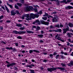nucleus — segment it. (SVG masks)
Returning a JSON list of instances; mask_svg holds the SVG:
<instances>
[{
	"label": "nucleus",
	"instance_id": "f257e3e1",
	"mask_svg": "<svg viewBox=\"0 0 73 73\" xmlns=\"http://www.w3.org/2000/svg\"><path fill=\"white\" fill-rule=\"evenodd\" d=\"M26 17H27V18H26V19L27 20H30L31 19H34L35 17L38 18L39 16V15L37 14H34L33 13H31L30 14V16L29 15V14H28L27 15H25Z\"/></svg>",
	"mask_w": 73,
	"mask_h": 73
},
{
	"label": "nucleus",
	"instance_id": "f03ea898",
	"mask_svg": "<svg viewBox=\"0 0 73 73\" xmlns=\"http://www.w3.org/2000/svg\"><path fill=\"white\" fill-rule=\"evenodd\" d=\"M57 69H60L61 70H65V68H62V67H57V68L56 67L55 68H47V70L48 72H52V71H54V70H56Z\"/></svg>",
	"mask_w": 73,
	"mask_h": 73
},
{
	"label": "nucleus",
	"instance_id": "7ed1b4c3",
	"mask_svg": "<svg viewBox=\"0 0 73 73\" xmlns=\"http://www.w3.org/2000/svg\"><path fill=\"white\" fill-rule=\"evenodd\" d=\"M13 32L14 33H15V34H19V35H24V34H25L26 33V32L25 31H13Z\"/></svg>",
	"mask_w": 73,
	"mask_h": 73
},
{
	"label": "nucleus",
	"instance_id": "20e7f679",
	"mask_svg": "<svg viewBox=\"0 0 73 73\" xmlns=\"http://www.w3.org/2000/svg\"><path fill=\"white\" fill-rule=\"evenodd\" d=\"M26 10L27 11H33V8L32 6H28L26 8Z\"/></svg>",
	"mask_w": 73,
	"mask_h": 73
},
{
	"label": "nucleus",
	"instance_id": "39448f33",
	"mask_svg": "<svg viewBox=\"0 0 73 73\" xmlns=\"http://www.w3.org/2000/svg\"><path fill=\"white\" fill-rule=\"evenodd\" d=\"M40 22L42 24H44L46 25H48L49 24V22H45L43 20H41Z\"/></svg>",
	"mask_w": 73,
	"mask_h": 73
},
{
	"label": "nucleus",
	"instance_id": "423d86ee",
	"mask_svg": "<svg viewBox=\"0 0 73 73\" xmlns=\"http://www.w3.org/2000/svg\"><path fill=\"white\" fill-rule=\"evenodd\" d=\"M58 20H59V19L58 17H54V18L52 19V22H55L56 23L58 21Z\"/></svg>",
	"mask_w": 73,
	"mask_h": 73
},
{
	"label": "nucleus",
	"instance_id": "0eeeda50",
	"mask_svg": "<svg viewBox=\"0 0 73 73\" xmlns=\"http://www.w3.org/2000/svg\"><path fill=\"white\" fill-rule=\"evenodd\" d=\"M69 27H68L67 28H66V29H63V33L64 34L66 33L67 31H69Z\"/></svg>",
	"mask_w": 73,
	"mask_h": 73
},
{
	"label": "nucleus",
	"instance_id": "6e6552de",
	"mask_svg": "<svg viewBox=\"0 0 73 73\" xmlns=\"http://www.w3.org/2000/svg\"><path fill=\"white\" fill-rule=\"evenodd\" d=\"M11 16H15V15L16 14V13L14 12V10H13L11 11Z\"/></svg>",
	"mask_w": 73,
	"mask_h": 73
},
{
	"label": "nucleus",
	"instance_id": "1a4fd4ad",
	"mask_svg": "<svg viewBox=\"0 0 73 73\" xmlns=\"http://www.w3.org/2000/svg\"><path fill=\"white\" fill-rule=\"evenodd\" d=\"M16 65L15 63H12L10 64H8L7 65V66L8 67H10L11 66H13Z\"/></svg>",
	"mask_w": 73,
	"mask_h": 73
},
{
	"label": "nucleus",
	"instance_id": "9d476101",
	"mask_svg": "<svg viewBox=\"0 0 73 73\" xmlns=\"http://www.w3.org/2000/svg\"><path fill=\"white\" fill-rule=\"evenodd\" d=\"M71 1H72V0H68L67 1V2H66V0H63L62 1H60V3H65V4H67V3L71 2Z\"/></svg>",
	"mask_w": 73,
	"mask_h": 73
},
{
	"label": "nucleus",
	"instance_id": "9b49d317",
	"mask_svg": "<svg viewBox=\"0 0 73 73\" xmlns=\"http://www.w3.org/2000/svg\"><path fill=\"white\" fill-rule=\"evenodd\" d=\"M29 53H32L33 52H36V53H39L40 52H39V51H38V50H30L29 51Z\"/></svg>",
	"mask_w": 73,
	"mask_h": 73
},
{
	"label": "nucleus",
	"instance_id": "f8f14e48",
	"mask_svg": "<svg viewBox=\"0 0 73 73\" xmlns=\"http://www.w3.org/2000/svg\"><path fill=\"white\" fill-rule=\"evenodd\" d=\"M72 8L73 7L70 6H68L65 7V9H72Z\"/></svg>",
	"mask_w": 73,
	"mask_h": 73
},
{
	"label": "nucleus",
	"instance_id": "ddd939ff",
	"mask_svg": "<svg viewBox=\"0 0 73 73\" xmlns=\"http://www.w3.org/2000/svg\"><path fill=\"white\" fill-rule=\"evenodd\" d=\"M69 66H72L73 65V61H71L70 62V64L69 63L67 64Z\"/></svg>",
	"mask_w": 73,
	"mask_h": 73
},
{
	"label": "nucleus",
	"instance_id": "4468645a",
	"mask_svg": "<svg viewBox=\"0 0 73 73\" xmlns=\"http://www.w3.org/2000/svg\"><path fill=\"white\" fill-rule=\"evenodd\" d=\"M57 38L58 40H59L60 41H62V42H65V41H64V40H62L60 36H58V37Z\"/></svg>",
	"mask_w": 73,
	"mask_h": 73
},
{
	"label": "nucleus",
	"instance_id": "2eb2a0df",
	"mask_svg": "<svg viewBox=\"0 0 73 73\" xmlns=\"http://www.w3.org/2000/svg\"><path fill=\"white\" fill-rule=\"evenodd\" d=\"M36 23H38V24L40 25V21H39V20H36L35 21L33 22V24H36Z\"/></svg>",
	"mask_w": 73,
	"mask_h": 73
},
{
	"label": "nucleus",
	"instance_id": "dca6fc26",
	"mask_svg": "<svg viewBox=\"0 0 73 73\" xmlns=\"http://www.w3.org/2000/svg\"><path fill=\"white\" fill-rule=\"evenodd\" d=\"M67 36H68V37H72V36H71V35L73 36V34L72 33H67Z\"/></svg>",
	"mask_w": 73,
	"mask_h": 73
},
{
	"label": "nucleus",
	"instance_id": "f3484780",
	"mask_svg": "<svg viewBox=\"0 0 73 73\" xmlns=\"http://www.w3.org/2000/svg\"><path fill=\"white\" fill-rule=\"evenodd\" d=\"M45 14L43 15V17H48V18H49V15L48 14V13H46L45 12L44 13Z\"/></svg>",
	"mask_w": 73,
	"mask_h": 73
},
{
	"label": "nucleus",
	"instance_id": "a211bd4d",
	"mask_svg": "<svg viewBox=\"0 0 73 73\" xmlns=\"http://www.w3.org/2000/svg\"><path fill=\"white\" fill-rule=\"evenodd\" d=\"M53 31H54V32H61V30L60 29H58L57 30H53Z\"/></svg>",
	"mask_w": 73,
	"mask_h": 73
},
{
	"label": "nucleus",
	"instance_id": "6ab92c4d",
	"mask_svg": "<svg viewBox=\"0 0 73 73\" xmlns=\"http://www.w3.org/2000/svg\"><path fill=\"white\" fill-rule=\"evenodd\" d=\"M5 8L7 12H8V13H9V12H10V11H9V10L8 9V7H7V6H5Z\"/></svg>",
	"mask_w": 73,
	"mask_h": 73
},
{
	"label": "nucleus",
	"instance_id": "aec40b11",
	"mask_svg": "<svg viewBox=\"0 0 73 73\" xmlns=\"http://www.w3.org/2000/svg\"><path fill=\"white\" fill-rule=\"evenodd\" d=\"M26 32L27 33H29V34H31V33H33V31H26Z\"/></svg>",
	"mask_w": 73,
	"mask_h": 73
},
{
	"label": "nucleus",
	"instance_id": "412c9836",
	"mask_svg": "<svg viewBox=\"0 0 73 73\" xmlns=\"http://www.w3.org/2000/svg\"><path fill=\"white\" fill-rule=\"evenodd\" d=\"M69 26L70 27H73V24L71 23H68Z\"/></svg>",
	"mask_w": 73,
	"mask_h": 73
},
{
	"label": "nucleus",
	"instance_id": "4be33fe9",
	"mask_svg": "<svg viewBox=\"0 0 73 73\" xmlns=\"http://www.w3.org/2000/svg\"><path fill=\"white\" fill-rule=\"evenodd\" d=\"M16 26L17 27H21V26H22V25L21 24H16Z\"/></svg>",
	"mask_w": 73,
	"mask_h": 73
},
{
	"label": "nucleus",
	"instance_id": "5701e85b",
	"mask_svg": "<svg viewBox=\"0 0 73 73\" xmlns=\"http://www.w3.org/2000/svg\"><path fill=\"white\" fill-rule=\"evenodd\" d=\"M42 19L45 21H46V20L48 19V18H47V17H43L42 18Z\"/></svg>",
	"mask_w": 73,
	"mask_h": 73
},
{
	"label": "nucleus",
	"instance_id": "b1692460",
	"mask_svg": "<svg viewBox=\"0 0 73 73\" xmlns=\"http://www.w3.org/2000/svg\"><path fill=\"white\" fill-rule=\"evenodd\" d=\"M25 15H27V14H26V15H24L22 17V19H24V18H25V17H26V18H27L28 17L25 16Z\"/></svg>",
	"mask_w": 73,
	"mask_h": 73
},
{
	"label": "nucleus",
	"instance_id": "393cba45",
	"mask_svg": "<svg viewBox=\"0 0 73 73\" xmlns=\"http://www.w3.org/2000/svg\"><path fill=\"white\" fill-rule=\"evenodd\" d=\"M26 67H27V68L29 67V68H32V67L31 65H27Z\"/></svg>",
	"mask_w": 73,
	"mask_h": 73
},
{
	"label": "nucleus",
	"instance_id": "a878e982",
	"mask_svg": "<svg viewBox=\"0 0 73 73\" xmlns=\"http://www.w3.org/2000/svg\"><path fill=\"white\" fill-rule=\"evenodd\" d=\"M38 36L39 37V38H42V37L44 36V35H38Z\"/></svg>",
	"mask_w": 73,
	"mask_h": 73
},
{
	"label": "nucleus",
	"instance_id": "bb28decb",
	"mask_svg": "<svg viewBox=\"0 0 73 73\" xmlns=\"http://www.w3.org/2000/svg\"><path fill=\"white\" fill-rule=\"evenodd\" d=\"M20 31H23L25 28L24 27H20L19 28Z\"/></svg>",
	"mask_w": 73,
	"mask_h": 73
},
{
	"label": "nucleus",
	"instance_id": "cd10ccee",
	"mask_svg": "<svg viewBox=\"0 0 73 73\" xmlns=\"http://www.w3.org/2000/svg\"><path fill=\"white\" fill-rule=\"evenodd\" d=\"M17 4L18 5H19V6L20 7H21V6L22 5V4L20 3H17Z\"/></svg>",
	"mask_w": 73,
	"mask_h": 73
},
{
	"label": "nucleus",
	"instance_id": "c85d7f7f",
	"mask_svg": "<svg viewBox=\"0 0 73 73\" xmlns=\"http://www.w3.org/2000/svg\"><path fill=\"white\" fill-rule=\"evenodd\" d=\"M34 11L35 12H37V8L34 7Z\"/></svg>",
	"mask_w": 73,
	"mask_h": 73
},
{
	"label": "nucleus",
	"instance_id": "c756f323",
	"mask_svg": "<svg viewBox=\"0 0 73 73\" xmlns=\"http://www.w3.org/2000/svg\"><path fill=\"white\" fill-rule=\"evenodd\" d=\"M54 27L53 25H51L49 27V28H50V29H52Z\"/></svg>",
	"mask_w": 73,
	"mask_h": 73
},
{
	"label": "nucleus",
	"instance_id": "7c9ffc66",
	"mask_svg": "<svg viewBox=\"0 0 73 73\" xmlns=\"http://www.w3.org/2000/svg\"><path fill=\"white\" fill-rule=\"evenodd\" d=\"M40 27H37L36 28V31H39L40 29Z\"/></svg>",
	"mask_w": 73,
	"mask_h": 73
},
{
	"label": "nucleus",
	"instance_id": "2f4dec72",
	"mask_svg": "<svg viewBox=\"0 0 73 73\" xmlns=\"http://www.w3.org/2000/svg\"><path fill=\"white\" fill-rule=\"evenodd\" d=\"M61 65L62 66H66V64H65L61 63Z\"/></svg>",
	"mask_w": 73,
	"mask_h": 73
},
{
	"label": "nucleus",
	"instance_id": "473e14b6",
	"mask_svg": "<svg viewBox=\"0 0 73 73\" xmlns=\"http://www.w3.org/2000/svg\"><path fill=\"white\" fill-rule=\"evenodd\" d=\"M15 8H16V9H19V7L17 5H15Z\"/></svg>",
	"mask_w": 73,
	"mask_h": 73
},
{
	"label": "nucleus",
	"instance_id": "72a5a7b5",
	"mask_svg": "<svg viewBox=\"0 0 73 73\" xmlns=\"http://www.w3.org/2000/svg\"><path fill=\"white\" fill-rule=\"evenodd\" d=\"M59 57H60V55H56V59H57V58H59Z\"/></svg>",
	"mask_w": 73,
	"mask_h": 73
},
{
	"label": "nucleus",
	"instance_id": "f704fd0d",
	"mask_svg": "<svg viewBox=\"0 0 73 73\" xmlns=\"http://www.w3.org/2000/svg\"><path fill=\"white\" fill-rule=\"evenodd\" d=\"M9 6V7H10V8H11V9H13V7H12V6L11 5H10L9 4H8V5Z\"/></svg>",
	"mask_w": 73,
	"mask_h": 73
},
{
	"label": "nucleus",
	"instance_id": "c9c22d12",
	"mask_svg": "<svg viewBox=\"0 0 73 73\" xmlns=\"http://www.w3.org/2000/svg\"><path fill=\"white\" fill-rule=\"evenodd\" d=\"M17 38H19V39H22V37L20 36H19L17 37Z\"/></svg>",
	"mask_w": 73,
	"mask_h": 73
},
{
	"label": "nucleus",
	"instance_id": "e433bc0d",
	"mask_svg": "<svg viewBox=\"0 0 73 73\" xmlns=\"http://www.w3.org/2000/svg\"><path fill=\"white\" fill-rule=\"evenodd\" d=\"M15 44L16 46H19V43H18V42L15 43Z\"/></svg>",
	"mask_w": 73,
	"mask_h": 73
},
{
	"label": "nucleus",
	"instance_id": "4c0bfd02",
	"mask_svg": "<svg viewBox=\"0 0 73 73\" xmlns=\"http://www.w3.org/2000/svg\"><path fill=\"white\" fill-rule=\"evenodd\" d=\"M15 12L17 13V14H19L20 13H19V11L17 10L15 11Z\"/></svg>",
	"mask_w": 73,
	"mask_h": 73
},
{
	"label": "nucleus",
	"instance_id": "58836bf2",
	"mask_svg": "<svg viewBox=\"0 0 73 73\" xmlns=\"http://www.w3.org/2000/svg\"><path fill=\"white\" fill-rule=\"evenodd\" d=\"M62 48H64V50H66V48H65V46H62Z\"/></svg>",
	"mask_w": 73,
	"mask_h": 73
},
{
	"label": "nucleus",
	"instance_id": "ea45409f",
	"mask_svg": "<svg viewBox=\"0 0 73 73\" xmlns=\"http://www.w3.org/2000/svg\"><path fill=\"white\" fill-rule=\"evenodd\" d=\"M6 22L7 23H11V21L9 20H8L7 21H6Z\"/></svg>",
	"mask_w": 73,
	"mask_h": 73
},
{
	"label": "nucleus",
	"instance_id": "a19ab883",
	"mask_svg": "<svg viewBox=\"0 0 73 73\" xmlns=\"http://www.w3.org/2000/svg\"><path fill=\"white\" fill-rule=\"evenodd\" d=\"M1 43H2V44H6V43L4 42V41H2L1 42Z\"/></svg>",
	"mask_w": 73,
	"mask_h": 73
},
{
	"label": "nucleus",
	"instance_id": "79ce46f5",
	"mask_svg": "<svg viewBox=\"0 0 73 73\" xmlns=\"http://www.w3.org/2000/svg\"><path fill=\"white\" fill-rule=\"evenodd\" d=\"M56 27H57L58 28H60V25H58L56 26Z\"/></svg>",
	"mask_w": 73,
	"mask_h": 73
},
{
	"label": "nucleus",
	"instance_id": "37998d69",
	"mask_svg": "<svg viewBox=\"0 0 73 73\" xmlns=\"http://www.w3.org/2000/svg\"><path fill=\"white\" fill-rule=\"evenodd\" d=\"M4 17V16H3L2 15L0 17V19H3Z\"/></svg>",
	"mask_w": 73,
	"mask_h": 73
},
{
	"label": "nucleus",
	"instance_id": "c03bdc74",
	"mask_svg": "<svg viewBox=\"0 0 73 73\" xmlns=\"http://www.w3.org/2000/svg\"><path fill=\"white\" fill-rule=\"evenodd\" d=\"M21 1V2L22 3H24V0H20Z\"/></svg>",
	"mask_w": 73,
	"mask_h": 73
},
{
	"label": "nucleus",
	"instance_id": "a18cd8bd",
	"mask_svg": "<svg viewBox=\"0 0 73 73\" xmlns=\"http://www.w3.org/2000/svg\"><path fill=\"white\" fill-rule=\"evenodd\" d=\"M38 13L39 14H42V11H40Z\"/></svg>",
	"mask_w": 73,
	"mask_h": 73
},
{
	"label": "nucleus",
	"instance_id": "49530a36",
	"mask_svg": "<svg viewBox=\"0 0 73 73\" xmlns=\"http://www.w3.org/2000/svg\"><path fill=\"white\" fill-rule=\"evenodd\" d=\"M58 46H61L62 47V45H61V44H60L58 43Z\"/></svg>",
	"mask_w": 73,
	"mask_h": 73
},
{
	"label": "nucleus",
	"instance_id": "de8ad7c7",
	"mask_svg": "<svg viewBox=\"0 0 73 73\" xmlns=\"http://www.w3.org/2000/svg\"><path fill=\"white\" fill-rule=\"evenodd\" d=\"M2 8H3L4 10H5V7H3V6H2L1 7Z\"/></svg>",
	"mask_w": 73,
	"mask_h": 73
},
{
	"label": "nucleus",
	"instance_id": "09e8293b",
	"mask_svg": "<svg viewBox=\"0 0 73 73\" xmlns=\"http://www.w3.org/2000/svg\"><path fill=\"white\" fill-rule=\"evenodd\" d=\"M49 56L50 57H53V55L52 54H50L49 55Z\"/></svg>",
	"mask_w": 73,
	"mask_h": 73
},
{
	"label": "nucleus",
	"instance_id": "8fccbe9b",
	"mask_svg": "<svg viewBox=\"0 0 73 73\" xmlns=\"http://www.w3.org/2000/svg\"><path fill=\"white\" fill-rule=\"evenodd\" d=\"M9 50H12V49H13V48H12V47H10V48H9Z\"/></svg>",
	"mask_w": 73,
	"mask_h": 73
},
{
	"label": "nucleus",
	"instance_id": "3c124183",
	"mask_svg": "<svg viewBox=\"0 0 73 73\" xmlns=\"http://www.w3.org/2000/svg\"><path fill=\"white\" fill-rule=\"evenodd\" d=\"M48 17H49V18L48 19H49V17H50V18H53V17L50 16V15H49V16H48Z\"/></svg>",
	"mask_w": 73,
	"mask_h": 73
},
{
	"label": "nucleus",
	"instance_id": "603ef678",
	"mask_svg": "<svg viewBox=\"0 0 73 73\" xmlns=\"http://www.w3.org/2000/svg\"><path fill=\"white\" fill-rule=\"evenodd\" d=\"M41 34H43V33H44V32L42 31H41Z\"/></svg>",
	"mask_w": 73,
	"mask_h": 73
},
{
	"label": "nucleus",
	"instance_id": "864d4df0",
	"mask_svg": "<svg viewBox=\"0 0 73 73\" xmlns=\"http://www.w3.org/2000/svg\"><path fill=\"white\" fill-rule=\"evenodd\" d=\"M47 61L46 60L44 59L43 61V62H46Z\"/></svg>",
	"mask_w": 73,
	"mask_h": 73
},
{
	"label": "nucleus",
	"instance_id": "5fc2aeb1",
	"mask_svg": "<svg viewBox=\"0 0 73 73\" xmlns=\"http://www.w3.org/2000/svg\"><path fill=\"white\" fill-rule=\"evenodd\" d=\"M32 28H36V26H33L32 27Z\"/></svg>",
	"mask_w": 73,
	"mask_h": 73
},
{
	"label": "nucleus",
	"instance_id": "6e6d98bb",
	"mask_svg": "<svg viewBox=\"0 0 73 73\" xmlns=\"http://www.w3.org/2000/svg\"><path fill=\"white\" fill-rule=\"evenodd\" d=\"M21 52H22V53H25V51L24 50H23L21 51Z\"/></svg>",
	"mask_w": 73,
	"mask_h": 73
},
{
	"label": "nucleus",
	"instance_id": "4d7b16f0",
	"mask_svg": "<svg viewBox=\"0 0 73 73\" xmlns=\"http://www.w3.org/2000/svg\"><path fill=\"white\" fill-rule=\"evenodd\" d=\"M38 7V5H36V6H34V7H35L34 8H37V7Z\"/></svg>",
	"mask_w": 73,
	"mask_h": 73
},
{
	"label": "nucleus",
	"instance_id": "13d9d810",
	"mask_svg": "<svg viewBox=\"0 0 73 73\" xmlns=\"http://www.w3.org/2000/svg\"><path fill=\"white\" fill-rule=\"evenodd\" d=\"M57 54V53L56 52H54L53 54V55H56Z\"/></svg>",
	"mask_w": 73,
	"mask_h": 73
},
{
	"label": "nucleus",
	"instance_id": "bf43d9fd",
	"mask_svg": "<svg viewBox=\"0 0 73 73\" xmlns=\"http://www.w3.org/2000/svg\"><path fill=\"white\" fill-rule=\"evenodd\" d=\"M60 27H63L64 25H60Z\"/></svg>",
	"mask_w": 73,
	"mask_h": 73
},
{
	"label": "nucleus",
	"instance_id": "052dcab7",
	"mask_svg": "<svg viewBox=\"0 0 73 73\" xmlns=\"http://www.w3.org/2000/svg\"><path fill=\"white\" fill-rule=\"evenodd\" d=\"M64 55H68V53L66 52H64Z\"/></svg>",
	"mask_w": 73,
	"mask_h": 73
},
{
	"label": "nucleus",
	"instance_id": "680f3d73",
	"mask_svg": "<svg viewBox=\"0 0 73 73\" xmlns=\"http://www.w3.org/2000/svg\"><path fill=\"white\" fill-rule=\"evenodd\" d=\"M3 29V27H0V29H1V30H2Z\"/></svg>",
	"mask_w": 73,
	"mask_h": 73
},
{
	"label": "nucleus",
	"instance_id": "e2e57ef3",
	"mask_svg": "<svg viewBox=\"0 0 73 73\" xmlns=\"http://www.w3.org/2000/svg\"><path fill=\"white\" fill-rule=\"evenodd\" d=\"M70 56H73V52H72L71 54H70Z\"/></svg>",
	"mask_w": 73,
	"mask_h": 73
},
{
	"label": "nucleus",
	"instance_id": "0e129e2a",
	"mask_svg": "<svg viewBox=\"0 0 73 73\" xmlns=\"http://www.w3.org/2000/svg\"><path fill=\"white\" fill-rule=\"evenodd\" d=\"M35 60H33V59H32V62H35Z\"/></svg>",
	"mask_w": 73,
	"mask_h": 73
},
{
	"label": "nucleus",
	"instance_id": "69168bd1",
	"mask_svg": "<svg viewBox=\"0 0 73 73\" xmlns=\"http://www.w3.org/2000/svg\"><path fill=\"white\" fill-rule=\"evenodd\" d=\"M21 47L22 48H24V47H25V46L24 45H22L21 46Z\"/></svg>",
	"mask_w": 73,
	"mask_h": 73
},
{
	"label": "nucleus",
	"instance_id": "338daca9",
	"mask_svg": "<svg viewBox=\"0 0 73 73\" xmlns=\"http://www.w3.org/2000/svg\"><path fill=\"white\" fill-rule=\"evenodd\" d=\"M49 35L50 36H51V37H52L53 36V35H52V34H49Z\"/></svg>",
	"mask_w": 73,
	"mask_h": 73
},
{
	"label": "nucleus",
	"instance_id": "774afa93",
	"mask_svg": "<svg viewBox=\"0 0 73 73\" xmlns=\"http://www.w3.org/2000/svg\"><path fill=\"white\" fill-rule=\"evenodd\" d=\"M70 4H71V5H72L73 6V2H71L70 3Z\"/></svg>",
	"mask_w": 73,
	"mask_h": 73
}]
</instances>
